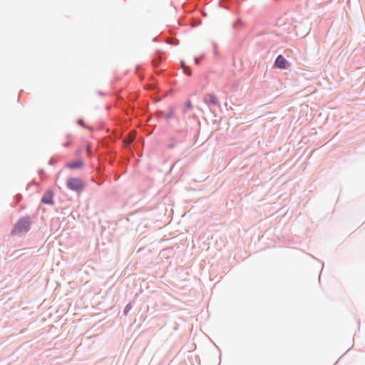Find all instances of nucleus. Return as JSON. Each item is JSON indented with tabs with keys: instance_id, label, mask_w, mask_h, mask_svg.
<instances>
[{
	"instance_id": "f257e3e1",
	"label": "nucleus",
	"mask_w": 365,
	"mask_h": 365,
	"mask_svg": "<svg viewBox=\"0 0 365 365\" xmlns=\"http://www.w3.org/2000/svg\"><path fill=\"white\" fill-rule=\"evenodd\" d=\"M30 229V221L27 218H22L15 225L11 231L14 236H21L26 234Z\"/></svg>"
},
{
	"instance_id": "f03ea898",
	"label": "nucleus",
	"mask_w": 365,
	"mask_h": 365,
	"mask_svg": "<svg viewBox=\"0 0 365 365\" xmlns=\"http://www.w3.org/2000/svg\"><path fill=\"white\" fill-rule=\"evenodd\" d=\"M67 187L71 190L79 192L83 190L84 184L80 178H70L67 180Z\"/></svg>"
},
{
	"instance_id": "7ed1b4c3",
	"label": "nucleus",
	"mask_w": 365,
	"mask_h": 365,
	"mask_svg": "<svg viewBox=\"0 0 365 365\" xmlns=\"http://www.w3.org/2000/svg\"><path fill=\"white\" fill-rule=\"evenodd\" d=\"M288 65V61L282 55L277 56L275 61V66L277 68L284 69L287 67Z\"/></svg>"
},
{
	"instance_id": "20e7f679",
	"label": "nucleus",
	"mask_w": 365,
	"mask_h": 365,
	"mask_svg": "<svg viewBox=\"0 0 365 365\" xmlns=\"http://www.w3.org/2000/svg\"><path fill=\"white\" fill-rule=\"evenodd\" d=\"M84 162L82 159H79L75 162L68 163L66 164V167L71 169H80L83 168Z\"/></svg>"
},
{
	"instance_id": "39448f33",
	"label": "nucleus",
	"mask_w": 365,
	"mask_h": 365,
	"mask_svg": "<svg viewBox=\"0 0 365 365\" xmlns=\"http://www.w3.org/2000/svg\"><path fill=\"white\" fill-rule=\"evenodd\" d=\"M42 202L48 205L53 204V201L52 193L51 192H46L42 197Z\"/></svg>"
},
{
	"instance_id": "423d86ee",
	"label": "nucleus",
	"mask_w": 365,
	"mask_h": 365,
	"mask_svg": "<svg viewBox=\"0 0 365 365\" xmlns=\"http://www.w3.org/2000/svg\"><path fill=\"white\" fill-rule=\"evenodd\" d=\"M135 133L134 132H131L130 134H129V136L124 140V143L125 145H129L135 139Z\"/></svg>"
},
{
	"instance_id": "0eeeda50",
	"label": "nucleus",
	"mask_w": 365,
	"mask_h": 365,
	"mask_svg": "<svg viewBox=\"0 0 365 365\" xmlns=\"http://www.w3.org/2000/svg\"><path fill=\"white\" fill-rule=\"evenodd\" d=\"M210 102L214 105H217L219 103L217 98L214 94L208 95Z\"/></svg>"
},
{
	"instance_id": "6e6552de",
	"label": "nucleus",
	"mask_w": 365,
	"mask_h": 365,
	"mask_svg": "<svg viewBox=\"0 0 365 365\" xmlns=\"http://www.w3.org/2000/svg\"><path fill=\"white\" fill-rule=\"evenodd\" d=\"M78 124H80V125H83V120H81V119L78 120Z\"/></svg>"
},
{
	"instance_id": "1a4fd4ad",
	"label": "nucleus",
	"mask_w": 365,
	"mask_h": 365,
	"mask_svg": "<svg viewBox=\"0 0 365 365\" xmlns=\"http://www.w3.org/2000/svg\"><path fill=\"white\" fill-rule=\"evenodd\" d=\"M195 63H196L197 64V63H198V62H199V61H198V59H197V58H195Z\"/></svg>"
}]
</instances>
